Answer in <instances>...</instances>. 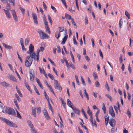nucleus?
Returning <instances> with one entry per match:
<instances>
[{
    "label": "nucleus",
    "instance_id": "obj_36",
    "mask_svg": "<svg viewBox=\"0 0 133 133\" xmlns=\"http://www.w3.org/2000/svg\"><path fill=\"white\" fill-rule=\"evenodd\" d=\"M48 19H49V22L51 24V25H52V20L50 16V15H48Z\"/></svg>",
    "mask_w": 133,
    "mask_h": 133
},
{
    "label": "nucleus",
    "instance_id": "obj_16",
    "mask_svg": "<svg viewBox=\"0 0 133 133\" xmlns=\"http://www.w3.org/2000/svg\"><path fill=\"white\" fill-rule=\"evenodd\" d=\"M9 78L14 82H17V80L16 79V78L11 75L9 76Z\"/></svg>",
    "mask_w": 133,
    "mask_h": 133
},
{
    "label": "nucleus",
    "instance_id": "obj_64",
    "mask_svg": "<svg viewBox=\"0 0 133 133\" xmlns=\"http://www.w3.org/2000/svg\"><path fill=\"white\" fill-rule=\"evenodd\" d=\"M48 59L50 62L51 63V64L54 65H55V64L54 62L50 58H49Z\"/></svg>",
    "mask_w": 133,
    "mask_h": 133
},
{
    "label": "nucleus",
    "instance_id": "obj_48",
    "mask_svg": "<svg viewBox=\"0 0 133 133\" xmlns=\"http://www.w3.org/2000/svg\"><path fill=\"white\" fill-rule=\"evenodd\" d=\"M127 114L128 115L129 118H130L131 116V113L130 111L129 110H128Z\"/></svg>",
    "mask_w": 133,
    "mask_h": 133
},
{
    "label": "nucleus",
    "instance_id": "obj_57",
    "mask_svg": "<svg viewBox=\"0 0 133 133\" xmlns=\"http://www.w3.org/2000/svg\"><path fill=\"white\" fill-rule=\"evenodd\" d=\"M8 1L10 3H12V5L13 6L14 5L15 3V0H8Z\"/></svg>",
    "mask_w": 133,
    "mask_h": 133
},
{
    "label": "nucleus",
    "instance_id": "obj_20",
    "mask_svg": "<svg viewBox=\"0 0 133 133\" xmlns=\"http://www.w3.org/2000/svg\"><path fill=\"white\" fill-rule=\"evenodd\" d=\"M2 44L5 48L10 49L12 48L11 46L8 45L4 43H3Z\"/></svg>",
    "mask_w": 133,
    "mask_h": 133
},
{
    "label": "nucleus",
    "instance_id": "obj_44",
    "mask_svg": "<svg viewBox=\"0 0 133 133\" xmlns=\"http://www.w3.org/2000/svg\"><path fill=\"white\" fill-rule=\"evenodd\" d=\"M49 77L52 79L53 80L54 79V77L50 73H49L48 74Z\"/></svg>",
    "mask_w": 133,
    "mask_h": 133
},
{
    "label": "nucleus",
    "instance_id": "obj_5",
    "mask_svg": "<svg viewBox=\"0 0 133 133\" xmlns=\"http://www.w3.org/2000/svg\"><path fill=\"white\" fill-rule=\"evenodd\" d=\"M6 113H8V114L15 115L16 114L15 110L13 109H8L6 111Z\"/></svg>",
    "mask_w": 133,
    "mask_h": 133
},
{
    "label": "nucleus",
    "instance_id": "obj_6",
    "mask_svg": "<svg viewBox=\"0 0 133 133\" xmlns=\"http://www.w3.org/2000/svg\"><path fill=\"white\" fill-rule=\"evenodd\" d=\"M109 124L112 127H114L116 124L115 120L113 118H110L109 120Z\"/></svg>",
    "mask_w": 133,
    "mask_h": 133
},
{
    "label": "nucleus",
    "instance_id": "obj_22",
    "mask_svg": "<svg viewBox=\"0 0 133 133\" xmlns=\"http://www.w3.org/2000/svg\"><path fill=\"white\" fill-rule=\"evenodd\" d=\"M27 123L30 128H31L34 127L33 124L30 120H28L27 121Z\"/></svg>",
    "mask_w": 133,
    "mask_h": 133
},
{
    "label": "nucleus",
    "instance_id": "obj_26",
    "mask_svg": "<svg viewBox=\"0 0 133 133\" xmlns=\"http://www.w3.org/2000/svg\"><path fill=\"white\" fill-rule=\"evenodd\" d=\"M30 79L31 81H33L34 79V75L31 73L30 72Z\"/></svg>",
    "mask_w": 133,
    "mask_h": 133
},
{
    "label": "nucleus",
    "instance_id": "obj_3",
    "mask_svg": "<svg viewBox=\"0 0 133 133\" xmlns=\"http://www.w3.org/2000/svg\"><path fill=\"white\" fill-rule=\"evenodd\" d=\"M38 32L40 36H42V38L43 39H44L46 38H48L49 37V36L46 34L45 33L43 32L42 31L38 29Z\"/></svg>",
    "mask_w": 133,
    "mask_h": 133
},
{
    "label": "nucleus",
    "instance_id": "obj_29",
    "mask_svg": "<svg viewBox=\"0 0 133 133\" xmlns=\"http://www.w3.org/2000/svg\"><path fill=\"white\" fill-rule=\"evenodd\" d=\"M36 109H33L32 112V114L35 117H36Z\"/></svg>",
    "mask_w": 133,
    "mask_h": 133
},
{
    "label": "nucleus",
    "instance_id": "obj_2",
    "mask_svg": "<svg viewBox=\"0 0 133 133\" xmlns=\"http://www.w3.org/2000/svg\"><path fill=\"white\" fill-rule=\"evenodd\" d=\"M30 56H28L26 58L25 61V65L26 67H30L31 65L33 59Z\"/></svg>",
    "mask_w": 133,
    "mask_h": 133
},
{
    "label": "nucleus",
    "instance_id": "obj_1",
    "mask_svg": "<svg viewBox=\"0 0 133 133\" xmlns=\"http://www.w3.org/2000/svg\"><path fill=\"white\" fill-rule=\"evenodd\" d=\"M0 119L3 122H5L8 125L11 127L15 128H17V125L12 122L4 118L0 117Z\"/></svg>",
    "mask_w": 133,
    "mask_h": 133
},
{
    "label": "nucleus",
    "instance_id": "obj_53",
    "mask_svg": "<svg viewBox=\"0 0 133 133\" xmlns=\"http://www.w3.org/2000/svg\"><path fill=\"white\" fill-rule=\"evenodd\" d=\"M73 41L74 42V44L76 45H77V42H76V39L75 37V36H74L73 39Z\"/></svg>",
    "mask_w": 133,
    "mask_h": 133
},
{
    "label": "nucleus",
    "instance_id": "obj_21",
    "mask_svg": "<svg viewBox=\"0 0 133 133\" xmlns=\"http://www.w3.org/2000/svg\"><path fill=\"white\" fill-rule=\"evenodd\" d=\"M36 80L37 83L38 84L40 87H41L42 89H43V87L41 84V83L40 81H39V79L37 78H36Z\"/></svg>",
    "mask_w": 133,
    "mask_h": 133
},
{
    "label": "nucleus",
    "instance_id": "obj_55",
    "mask_svg": "<svg viewBox=\"0 0 133 133\" xmlns=\"http://www.w3.org/2000/svg\"><path fill=\"white\" fill-rule=\"evenodd\" d=\"M58 28L59 29V32H62L63 31L64 29V27H59Z\"/></svg>",
    "mask_w": 133,
    "mask_h": 133
},
{
    "label": "nucleus",
    "instance_id": "obj_13",
    "mask_svg": "<svg viewBox=\"0 0 133 133\" xmlns=\"http://www.w3.org/2000/svg\"><path fill=\"white\" fill-rule=\"evenodd\" d=\"M35 55H36L35 53L34 52H32L31 53L30 55L28 56H30L31 57V58H32V59L33 58H34L35 60L36 61L37 60L36 59V58L35 57Z\"/></svg>",
    "mask_w": 133,
    "mask_h": 133
},
{
    "label": "nucleus",
    "instance_id": "obj_49",
    "mask_svg": "<svg viewBox=\"0 0 133 133\" xmlns=\"http://www.w3.org/2000/svg\"><path fill=\"white\" fill-rule=\"evenodd\" d=\"M48 88H49V89L50 90V91L52 92L55 95V93L54 92V91L51 87L50 86H49Z\"/></svg>",
    "mask_w": 133,
    "mask_h": 133
},
{
    "label": "nucleus",
    "instance_id": "obj_51",
    "mask_svg": "<svg viewBox=\"0 0 133 133\" xmlns=\"http://www.w3.org/2000/svg\"><path fill=\"white\" fill-rule=\"evenodd\" d=\"M75 77L77 83L78 84V85H79V80L78 78V77L76 75H75Z\"/></svg>",
    "mask_w": 133,
    "mask_h": 133
},
{
    "label": "nucleus",
    "instance_id": "obj_39",
    "mask_svg": "<svg viewBox=\"0 0 133 133\" xmlns=\"http://www.w3.org/2000/svg\"><path fill=\"white\" fill-rule=\"evenodd\" d=\"M19 9L21 10V11L22 14L23 15H24V13H25V10L24 9H23L22 7H19Z\"/></svg>",
    "mask_w": 133,
    "mask_h": 133
},
{
    "label": "nucleus",
    "instance_id": "obj_32",
    "mask_svg": "<svg viewBox=\"0 0 133 133\" xmlns=\"http://www.w3.org/2000/svg\"><path fill=\"white\" fill-rule=\"evenodd\" d=\"M7 109H0V112H3L4 113H6L7 111Z\"/></svg>",
    "mask_w": 133,
    "mask_h": 133
},
{
    "label": "nucleus",
    "instance_id": "obj_52",
    "mask_svg": "<svg viewBox=\"0 0 133 133\" xmlns=\"http://www.w3.org/2000/svg\"><path fill=\"white\" fill-rule=\"evenodd\" d=\"M80 124H81V126H82V127H83L86 130H87V133H88V130L86 128V126L85 125H83V124L81 123Z\"/></svg>",
    "mask_w": 133,
    "mask_h": 133
},
{
    "label": "nucleus",
    "instance_id": "obj_31",
    "mask_svg": "<svg viewBox=\"0 0 133 133\" xmlns=\"http://www.w3.org/2000/svg\"><path fill=\"white\" fill-rule=\"evenodd\" d=\"M71 22L72 23V24L75 26L74 27L75 28H77V26L76 25V23H75V21H74V19L73 18H72L71 19Z\"/></svg>",
    "mask_w": 133,
    "mask_h": 133
},
{
    "label": "nucleus",
    "instance_id": "obj_59",
    "mask_svg": "<svg viewBox=\"0 0 133 133\" xmlns=\"http://www.w3.org/2000/svg\"><path fill=\"white\" fill-rule=\"evenodd\" d=\"M99 55L101 56L102 59H103V55L102 52L101 51V49H99Z\"/></svg>",
    "mask_w": 133,
    "mask_h": 133
},
{
    "label": "nucleus",
    "instance_id": "obj_46",
    "mask_svg": "<svg viewBox=\"0 0 133 133\" xmlns=\"http://www.w3.org/2000/svg\"><path fill=\"white\" fill-rule=\"evenodd\" d=\"M106 96L111 101H112V97L110 95H109V94H106Z\"/></svg>",
    "mask_w": 133,
    "mask_h": 133
},
{
    "label": "nucleus",
    "instance_id": "obj_8",
    "mask_svg": "<svg viewBox=\"0 0 133 133\" xmlns=\"http://www.w3.org/2000/svg\"><path fill=\"white\" fill-rule=\"evenodd\" d=\"M12 13L13 17L14 19L15 22H16L18 21V18L17 17V16L16 13L14 10H11Z\"/></svg>",
    "mask_w": 133,
    "mask_h": 133
},
{
    "label": "nucleus",
    "instance_id": "obj_23",
    "mask_svg": "<svg viewBox=\"0 0 133 133\" xmlns=\"http://www.w3.org/2000/svg\"><path fill=\"white\" fill-rule=\"evenodd\" d=\"M30 130L32 133H38L35 130V129L34 127L30 128Z\"/></svg>",
    "mask_w": 133,
    "mask_h": 133
},
{
    "label": "nucleus",
    "instance_id": "obj_56",
    "mask_svg": "<svg viewBox=\"0 0 133 133\" xmlns=\"http://www.w3.org/2000/svg\"><path fill=\"white\" fill-rule=\"evenodd\" d=\"M6 3H7V4L6 7L7 8V10H10V4L8 3V2Z\"/></svg>",
    "mask_w": 133,
    "mask_h": 133
},
{
    "label": "nucleus",
    "instance_id": "obj_19",
    "mask_svg": "<svg viewBox=\"0 0 133 133\" xmlns=\"http://www.w3.org/2000/svg\"><path fill=\"white\" fill-rule=\"evenodd\" d=\"M29 48L30 51L31 52H32L34 49V47L32 44H30Z\"/></svg>",
    "mask_w": 133,
    "mask_h": 133
},
{
    "label": "nucleus",
    "instance_id": "obj_35",
    "mask_svg": "<svg viewBox=\"0 0 133 133\" xmlns=\"http://www.w3.org/2000/svg\"><path fill=\"white\" fill-rule=\"evenodd\" d=\"M34 87L35 91L38 95H40V94L36 87L34 85Z\"/></svg>",
    "mask_w": 133,
    "mask_h": 133
},
{
    "label": "nucleus",
    "instance_id": "obj_58",
    "mask_svg": "<svg viewBox=\"0 0 133 133\" xmlns=\"http://www.w3.org/2000/svg\"><path fill=\"white\" fill-rule=\"evenodd\" d=\"M119 60L120 63H122L123 61V59L122 58V56L121 55H120V57L119 58Z\"/></svg>",
    "mask_w": 133,
    "mask_h": 133
},
{
    "label": "nucleus",
    "instance_id": "obj_61",
    "mask_svg": "<svg viewBox=\"0 0 133 133\" xmlns=\"http://www.w3.org/2000/svg\"><path fill=\"white\" fill-rule=\"evenodd\" d=\"M106 85H105V88L106 89H107L109 91L110 90V89H109V87L108 85V83H107V82H106Z\"/></svg>",
    "mask_w": 133,
    "mask_h": 133
},
{
    "label": "nucleus",
    "instance_id": "obj_9",
    "mask_svg": "<svg viewBox=\"0 0 133 133\" xmlns=\"http://www.w3.org/2000/svg\"><path fill=\"white\" fill-rule=\"evenodd\" d=\"M32 16L34 20V22L36 24H38V22L37 20V16L35 13L34 12L32 13Z\"/></svg>",
    "mask_w": 133,
    "mask_h": 133
},
{
    "label": "nucleus",
    "instance_id": "obj_43",
    "mask_svg": "<svg viewBox=\"0 0 133 133\" xmlns=\"http://www.w3.org/2000/svg\"><path fill=\"white\" fill-rule=\"evenodd\" d=\"M82 113L83 114L85 117L86 118V119H88V118L86 114L85 111L83 109H82Z\"/></svg>",
    "mask_w": 133,
    "mask_h": 133
},
{
    "label": "nucleus",
    "instance_id": "obj_47",
    "mask_svg": "<svg viewBox=\"0 0 133 133\" xmlns=\"http://www.w3.org/2000/svg\"><path fill=\"white\" fill-rule=\"evenodd\" d=\"M64 61H65V62L66 63L67 67L69 68L70 67V65H69V64L68 63L67 60H66V59H65Z\"/></svg>",
    "mask_w": 133,
    "mask_h": 133
},
{
    "label": "nucleus",
    "instance_id": "obj_27",
    "mask_svg": "<svg viewBox=\"0 0 133 133\" xmlns=\"http://www.w3.org/2000/svg\"><path fill=\"white\" fill-rule=\"evenodd\" d=\"M60 32L58 31H57L55 33V37L57 38L58 39L60 36Z\"/></svg>",
    "mask_w": 133,
    "mask_h": 133
},
{
    "label": "nucleus",
    "instance_id": "obj_62",
    "mask_svg": "<svg viewBox=\"0 0 133 133\" xmlns=\"http://www.w3.org/2000/svg\"><path fill=\"white\" fill-rule=\"evenodd\" d=\"M51 9L54 10V12H56V9L54 6H52V5H51Z\"/></svg>",
    "mask_w": 133,
    "mask_h": 133
},
{
    "label": "nucleus",
    "instance_id": "obj_11",
    "mask_svg": "<svg viewBox=\"0 0 133 133\" xmlns=\"http://www.w3.org/2000/svg\"><path fill=\"white\" fill-rule=\"evenodd\" d=\"M4 12L6 14V17L8 18H11V15L9 11L6 10L4 9H3Z\"/></svg>",
    "mask_w": 133,
    "mask_h": 133
},
{
    "label": "nucleus",
    "instance_id": "obj_37",
    "mask_svg": "<svg viewBox=\"0 0 133 133\" xmlns=\"http://www.w3.org/2000/svg\"><path fill=\"white\" fill-rule=\"evenodd\" d=\"M16 110L17 113V117L20 119H21L22 118V117L21 116Z\"/></svg>",
    "mask_w": 133,
    "mask_h": 133
},
{
    "label": "nucleus",
    "instance_id": "obj_25",
    "mask_svg": "<svg viewBox=\"0 0 133 133\" xmlns=\"http://www.w3.org/2000/svg\"><path fill=\"white\" fill-rule=\"evenodd\" d=\"M65 17L67 19H72L71 16L66 13H65Z\"/></svg>",
    "mask_w": 133,
    "mask_h": 133
},
{
    "label": "nucleus",
    "instance_id": "obj_14",
    "mask_svg": "<svg viewBox=\"0 0 133 133\" xmlns=\"http://www.w3.org/2000/svg\"><path fill=\"white\" fill-rule=\"evenodd\" d=\"M24 84L25 85L27 89L29 90V91L31 93H32V91L31 89H30L29 85H28V84L26 83L25 81L24 82Z\"/></svg>",
    "mask_w": 133,
    "mask_h": 133
},
{
    "label": "nucleus",
    "instance_id": "obj_12",
    "mask_svg": "<svg viewBox=\"0 0 133 133\" xmlns=\"http://www.w3.org/2000/svg\"><path fill=\"white\" fill-rule=\"evenodd\" d=\"M109 113L112 117H114L115 116V114L113 109H110Z\"/></svg>",
    "mask_w": 133,
    "mask_h": 133
},
{
    "label": "nucleus",
    "instance_id": "obj_54",
    "mask_svg": "<svg viewBox=\"0 0 133 133\" xmlns=\"http://www.w3.org/2000/svg\"><path fill=\"white\" fill-rule=\"evenodd\" d=\"M93 76L95 79L96 78H97L98 76L97 74L96 73L94 72L93 73Z\"/></svg>",
    "mask_w": 133,
    "mask_h": 133
},
{
    "label": "nucleus",
    "instance_id": "obj_30",
    "mask_svg": "<svg viewBox=\"0 0 133 133\" xmlns=\"http://www.w3.org/2000/svg\"><path fill=\"white\" fill-rule=\"evenodd\" d=\"M30 39L29 38H26L25 42V45L26 46L28 45V43L29 42Z\"/></svg>",
    "mask_w": 133,
    "mask_h": 133
},
{
    "label": "nucleus",
    "instance_id": "obj_45",
    "mask_svg": "<svg viewBox=\"0 0 133 133\" xmlns=\"http://www.w3.org/2000/svg\"><path fill=\"white\" fill-rule=\"evenodd\" d=\"M87 112L90 116L92 115L91 111L90 110V109H89L87 111Z\"/></svg>",
    "mask_w": 133,
    "mask_h": 133
},
{
    "label": "nucleus",
    "instance_id": "obj_33",
    "mask_svg": "<svg viewBox=\"0 0 133 133\" xmlns=\"http://www.w3.org/2000/svg\"><path fill=\"white\" fill-rule=\"evenodd\" d=\"M60 99L61 100L62 103L63 104V107L64 108H65V105H66V103L64 101V100L61 98Z\"/></svg>",
    "mask_w": 133,
    "mask_h": 133
},
{
    "label": "nucleus",
    "instance_id": "obj_17",
    "mask_svg": "<svg viewBox=\"0 0 133 133\" xmlns=\"http://www.w3.org/2000/svg\"><path fill=\"white\" fill-rule=\"evenodd\" d=\"M40 51V50L39 49H38L36 52V55H35L37 56L36 59L37 60V62H38L39 61V53Z\"/></svg>",
    "mask_w": 133,
    "mask_h": 133
},
{
    "label": "nucleus",
    "instance_id": "obj_63",
    "mask_svg": "<svg viewBox=\"0 0 133 133\" xmlns=\"http://www.w3.org/2000/svg\"><path fill=\"white\" fill-rule=\"evenodd\" d=\"M22 47V50L23 51H26V49L25 48L24 45H21Z\"/></svg>",
    "mask_w": 133,
    "mask_h": 133
},
{
    "label": "nucleus",
    "instance_id": "obj_50",
    "mask_svg": "<svg viewBox=\"0 0 133 133\" xmlns=\"http://www.w3.org/2000/svg\"><path fill=\"white\" fill-rule=\"evenodd\" d=\"M57 52L58 53L60 52H61V49L60 46L59 45H57Z\"/></svg>",
    "mask_w": 133,
    "mask_h": 133
},
{
    "label": "nucleus",
    "instance_id": "obj_42",
    "mask_svg": "<svg viewBox=\"0 0 133 133\" xmlns=\"http://www.w3.org/2000/svg\"><path fill=\"white\" fill-rule=\"evenodd\" d=\"M81 81H82V83L83 84V85H85H85H86L85 84V82L84 80V79L83 78L82 76H81Z\"/></svg>",
    "mask_w": 133,
    "mask_h": 133
},
{
    "label": "nucleus",
    "instance_id": "obj_60",
    "mask_svg": "<svg viewBox=\"0 0 133 133\" xmlns=\"http://www.w3.org/2000/svg\"><path fill=\"white\" fill-rule=\"evenodd\" d=\"M91 5H89V8H88L87 10H90V11H89V12L90 13L91 12Z\"/></svg>",
    "mask_w": 133,
    "mask_h": 133
},
{
    "label": "nucleus",
    "instance_id": "obj_7",
    "mask_svg": "<svg viewBox=\"0 0 133 133\" xmlns=\"http://www.w3.org/2000/svg\"><path fill=\"white\" fill-rule=\"evenodd\" d=\"M43 112L46 119L48 120H49L50 119V118L46 110L44 109L43 110Z\"/></svg>",
    "mask_w": 133,
    "mask_h": 133
},
{
    "label": "nucleus",
    "instance_id": "obj_38",
    "mask_svg": "<svg viewBox=\"0 0 133 133\" xmlns=\"http://www.w3.org/2000/svg\"><path fill=\"white\" fill-rule=\"evenodd\" d=\"M117 130V128H116V129H115L114 128H113L111 129V132L112 133H114Z\"/></svg>",
    "mask_w": 133,
    "mask_h": 133
},
{
    "label": "nucleus",
    "instance_id": "obj_18",
    "mask_svg": "<svg viewBox=\"0 0 133 133\" xmlns=\"http://www.w3.org/2000/svg\"><path fill=\"white\" fill-rule=\"evenodd\" d=\"M74 112L78 115H79L80 112V110L78 109H72Z\"/></svg>",
    "mask_w": 133,
    "mask_h": 133
},
{
    "label": "nucleus",
    "instance_id": "obj_40",
    "mask_svg": "<svg viewBox=\"0 0 133 133\" xmlns=\"http://www.w3.org/2000/svg\"><path fill=\"white\" fill-rule=\"evenodd\" d=\"M95 84L96 87H99L100 86L99 83L98 81H96Z\"/></svg>",
    "mask_w": 133,
    "mask_h": 133
},
{
    "label": "nucleus",
    "instance_id": "obj_34",
    "mask_svg": "<svg viewBox=\"0 0 133 133\" xmlns=\"http://www.w3.org/2000/svg\"><path fill=\"white\" fill-rule=\"evenodd\" d=\"M125 15L127 17L128 19H130V15L127 11H125Z\"/></svg>",
    "mask_w": 133,
    "mask_h": 133
},
{
    "label": "nucleus",
    "instance_id": "obj_41",
    "mask_svg": "<svg viewBox=\"0 0 133 133\" xmlns=\"http://www.w3.org/2000/svg\"><path fill=\"white\" fill-rule=\"evenodd\" d=\"M122 19L121 18L120 20L119 23V26L120 28H121V26H122V24H123V22L122 21Z\"/></svg>",
    "mask_w": 133,
    "mask_h": 133
},
{
    "label": "nucleus",
    "instance_id": "obj_24",
    "mask_svg": "<svg viewBox=\"0 0 133 133\" xmlns=\"http://www.w3.org/2000/svg\"><path fill=\"white\" fill-rule=\"evenodd\" d=\"M105 125H107L108 123V121L109 119V117H108L105 116Z\"/></svg>",
    "mask_w": 133,
    "mask_h": 133
},
{
    "label": "nucleus",
    "instance_id": "obj_4",
    "mask_svg": "<svg viewBox=\"0 0 133 133\" xmlns=\"http://www.w3.org/2000/svg\"><path fill=\"white\" fill-rule=\"evenodd\" d=\"M54 81L55 82L54 84H55V85L54 86L55 88L59 90L60 91H61L62 89L61 86L56 80L55 79Z\"/></svg>",
    "mask_w": 133,
    "mask_h": 133
},
{
    "label": "nucleus",
    "instance_id": "obj_10",
    "mask_svg": "<svg viewBox=\"0 0 133 133\" xmlns=\"http://www.w3.org/2000/svg\"><path fill=\"white\" fill-rule=\"evenodd\" d=\"M67 104L68 106L71 108H74V107L72 103L68 99H67Z\"/></svg>",
    "mask_w": 133,
    "mask_h": 133
},
{
    "label": "nucleus",
    "instance_id": "obj_28",
    "mask_svg": "<svg viewBox=\"0 0 133 133\" xmlns=\"http://www.w3.org/2000/svg\"><path fill=\"white\" fill-rule=\"evenodd\" d=\"M45 29L46 31L49 34H50V29L48 26H45Z\"/></svg>",
    "mask_w": 133,
    "mask_h": 133
},
{
    "label": "nucleus",
    "instance_id": "obj_15",
    "mask_svg": "<svg viewBox=\"0 0 133 133\" xmlns=\"http://www.w3.org/2000/svg\"><path fill=\"white\" fill-rule=\"evenodd\" d=\"M1 84L3 87H8L10 85L9 84L5 82H1Z\"/></svg>",
    "mask_w": 133,
    "mask_h": 133
}]
</instances>
